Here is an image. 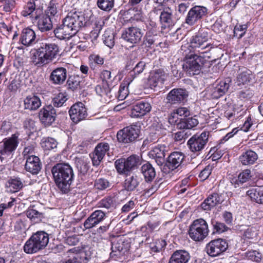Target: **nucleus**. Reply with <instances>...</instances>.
<instances>
[{"label":"nucleus","mask_w":263,"mask_h":263,"mask_svg":"<svg viewBox=\"0 0 263 263\" xmlns=\"http://www.w3.org/2000/svg\"><path fill=\"white\" fill-rule=\"evenodd\" d=\"M88 21V17L85 16L83 12L72 10L63 20L62 25L54 30L55 35L61 40L69 39L74 35Z\"/></svg>","instance_id":"1"},{"label":"nucleus","mask_w":263,"mask_h":263,"mask_svg":"<svg viewBox=\"0 0 263 263\" xmlns=\"http://www.w3.org/2000/svg\"><path fill=\"white\" fill-rule=\"evenodd\" d=\"M59 47L55 43H42L40 46L31 50L30 59L37 67L47 65L59 54Z\"/></svg>","instance_id":"2"},{"label":"nucleus","mask_w":263,"mask_h":263,"mask_svg":"<svg viewBox=\"0 0 263 263\" xmlns=\"http://www.w3.org/2000/svg\"><path fill=\"white\" fill-rule=\"evenodd\" d=\"M51 173L58 189L64 194L67 193L74 178L72 167L68 163H59L52 167Z\"/></svg>","instance_id":"3"},{"label":"nucleus","mask_w":263,"mask_h":263,"mask_svg":"<svg viewBox=\"0 0 263 263\" xmlns=\"http://www.w3.org/2000/svg\"><path fill=\"white\" fill-rule=\"evenodd\" d=\"M209 40L208 32L204 29H200L195 35L192 36L190 44H186L181 46V50L184 53L189 49L191 52L205 55V54L213 48L212 44L208 42Z\"/></svg>","instance_id":"4"},{"label":"nucleus","mask_w":263,"mask_h":263,"mask_svg":"<svg viewBox=\"0 0 263 263\" xmlns=\"http://www.w3.org/2000/svg\"><path fill=\"white\" fill-rule=\"evenodd\" d=\"M49 242V235L44 231H37L26 242L24 251L28 254H33L43 249Z\"/></svg>","instance_id":"5"},{"label":"nucleus","mask_w":263,"mask_h":263,"mask_svg":"<svg viewBox=\"0 0 263 263\" xmlns=\"http://www.w3.org/2000/svg\"><path fill=\"white\" fill-rule=\"evenodd\" d=\"M185 54V60L182 65L184 70L190 76L199 74L206 56L193 52L189 55Z\"/></svg>","instance_id":"6"},{"label":"nucleus","mask_w":263,"mask_h":263,"mask_svg":"<svg viewBox=\"0 0 263 263\" xmlns=\"http://www.w3.org/2000/svg\"><path fill=\"white\" fill-rule=\"evenodd\" d=\"M209 232L206 221L202 218H199L194 220L190 226L188 234L192 240L200 241L206 237Z\"/></svg>","instance_id":"7"},{"label":"nucleus","mask_w":263,"mask_h":263,"mask_svg":"<svg viewBox=\"0 0 263 263\" xmlns=\"http://www.w3.org/2000/svg\"><path fill=\"white\" fill-rule=\"evenodd\" d=\"M209 133L203 132L200 135L193 136L187 141L189 148L194 155L198 156L205 147L209 139Z\"/></svg>","instance_id":"8"},{"label":"nucleus","mask_w":263,"mask_h":263,"mask_svg":"<svg viewBox=\"0 0 263 263\" xmlns=\"http://www.w3.org/2000/svg\"><path fill=\"white\" fill-rule=\"evenodd\" d=\"M71 254L69 258L63 263H87L91 258L92 253L90 248L85 247L80 249L74 247L68 251Z\"/></svg>","instance_id":"9"},{"label":"nucleus","mask_w":263,"mask_h":263,"mask_svg":"<svg viewBox=\"0 0 263 263\" xmlns=\"http://www.w3.org/2000/svg\"><path fill=\"white\" fill-rule=\"evenodd\" d=\"M139 163V157L132 155L127 159L121 158L115 161L117 172L120 174H126L136 167Z\"/></svg>","instance_id":"10"},{"label":"nucleus","mask_w":263,"mask_h":263,"mask_svg":"<svg viewBox=\"0 0 263 263\" xmlns=\"http://www.w3.org/2000/svg\"><path fill=\"white\" fill-rule=\"evenodd\" d=\"M140 131V126L137 125L133 124L127 126L118 132L117 139L120 142H132L139 137Z\"/></svg>","instance_id":"11"},{"label":"nucleus","mask_w":263,"mask_h":263,"mask_svg":"<svg viewBox=\"0 0 263 263\" xmlns=\"http://www.w3.org/2000/svg\"><path fill=\"white\" fill-rule=\"evenodd\" d=\"M208 13L205 7L195 6L188 12L185 17V23L190 26H193L199 22Z\"/></svg>","instance_id":"12"},{"label":"nucleus","mask_w":263,"mask_h":263,"mask_svg":"<svg viewBox=\"0 0 263 263\" xmlns=\"http://www.w3.org/2000/svg\"><path fill=\"white\" fill-rule=\"evenodd\" d=\"M69 114L71 120L74 123L85 120L88 116L85 105L81 102L73 104L69 110Z\"/></svg>","instance_id":"13"},{"label":"nucleus","mask_w":263,"mask_h":263,"mask_svg":"<svg viewBox=\"0 0 263 263\" xmlns=\"http://www.w3.org/2000/svg\"><path fill=\"white\" fill-rule=\"evenodd\" d=\"M143 35L141 29L137 27H129L125 29L122 33L121 37L125 42L132 45L139 43Z\"/></svg>","instance_id":"14"},{"label":"nucleus","mask_w":263,"mask_h":263,"mask_svg":"<svg viewBox=\"0 0 263 263\" xmlns=\"http://www.w3.org/2000/svg\"><path fill=\"white\" fill-rule=\"evenodd\" d=\"M227 242L222 239L212 240L206 246L207 253L211 256L215 257L224 252L228 248Z\"/></svg>","instance_id":"15"},{"label":"nucleus","mask_w":263,"mask_h":263,"mask_svg":"<svg viewBox=\"0 0 263 263\" xmlns=\"http://www.w3.org/2000/svg\"><path fill=\"white\" fill-rule=\"evenodd\" d=\"M56 110L52 105L44 106L39 113V119L45 126L51 125L55 121L57 113Z\"/></svg>","instance_id":"16"},{"label":"nucleus","mask_w":263,"mask_h":263,"mask_svg":"<svg viewBox=\"0 0 263 263\" xmlns=\"http://www.w3.org/2000/svg\"><path fill=\"white\" fill-rule=\"evenodd\" d=\"M185 156L182 152H174L168 156L164 163L163 171L169 172L178 167L184 160Z\"/></svg>","instance_id":"17"},{"label":"nucleus","mask_w":263,"mask_h":263,"mask_svg":"<svg viewBox=\"0 0 263 263\" xmlns=\"http://www.w3.org/2000/svg\"><path fill=\"white\" fill-rule=\"evenodd\" d=\"M109 144L106 142H102L97 144L93 152L90 154L93 165L98 166L100 164L109 150Z\"/></svg>","instance_id":"18"},{"label":"nucleus","mask_w":263,"mask_h":263,"mask_svg":"<svg viewBox=\"0 0 263 263\" xmlns=\"http://www.w3.org/2000/svg\"><path fill=\"white\" fill-rule=\"evenodd\" d=\"M18 144V137L15 134L3 139L0 143V154L3 155H9L15 150Z\"/></svg>","instance_id":"19"},{"label":"nucleus","mask_w":263,"mask_h":263,"mask_svg":"<svg viewBox=\"0 0 263 263\" xmlns=\"http://www.w3.org/2000/svg\"><path fill=\"white\" fill-rule=\"evenodd\" d=\"M167 151V147L165 145H158L150 151L148 155L155 160L158 165L162 166L165 162L164 158Z\"/></svg>","instance_id":"20"},{"label":"nucleus","mask_w":263,"mask_h":263,"mask_svg":"<svg viewBox=\"0 0 263 263\" xmlns=\"http://www.w3.org/2000/svg\"><path fill=\"white\" fill-rule=\"evenodd\" d=\"M106 217L105 212L99 210H96L85 220L84 227L86 229L92 228L103 221Z\"/></svg>","instance_id":"21"},{"label":"nucleus","mask_w":263,"mask_h":263,"mask_svg":"<svg viewBox=\"0 0 263 263\" xmlns=\"http://www.w3.org/2000/svg\"><path fill=\"white\" fill-rule=\"evenodd\" d=\"M19 42L27 47L35 45L37 42L35 31L28 27L23 29L20 34Z\"/></svg>","instance_id":"22"},{"label":"nucleus","mask_w":263,"mask_h":263,"mask_svg":"<svg viewBox=\"0 0 263 263\" xmlns=\"http://www.w3.org/2000/svg\"><path fill=\"white\" fill-rule=\"evenodd\" d=\"M42 168V163L39 158L33 155L26 158L25 170L32 175H37Z\"/></svg>","instance_id":"23"},{"label":"nucleus","mask_w":263,"mask_h":263,"mask_svg":"<svg viewBox=\"0 0 263 263\" xmlns=\"http://www.w3.org/2000/svg\"><path fill=\"white\" fill-rule=\"evenodd\" d=\"M67 70L63 67L55 68L50 73L49 81L55 85H61L64 83L67 79Z\"/></svg>","instance_id":"24"},{"label":"nucleus","mask_w":263,"mask_h":263,"mask_svg":"<svg viewBox=\"0 0 263 263\" xmlns=\"http://www.w3.org/2000/svg\"><path fill=\"white\" fill-rule=\"evenodd\" d=\"M188 96L186 90L181 88L173 89L167 96L168 102L172 104L183 102Z\"/></svg>","instance_id":"25"},{"label":"nucleus","mask_w":263,"mask_h":263,"mask_svg":"<svg viewBox=\"0 0 263 263\" xmlns=\"http://www.w3.org/2000/svg\"><path fill=\"white\" fill-rule=\"evenodd\" d=\"M168 77V74L163 69H159L151 73L148 83L151 87L160 86Z\"/></svg>","instance_id":"26"},{"label":"nucleus","mask_w":263,"mask_h":263,"mask_svg":"<svg viewBox=\"0 0 263 263\" xmlns=\"http://www.w3.org/2000/svg\"><path fill=\"white\" fill-rule=\"evenodd\" d=\"M151 109L149 103L141 101L133 106L130 116L132 118H141L149 112Z\"/></svg>","instance_id":"27"},{"label":"nucleus","mask_w":263,"mask_h":263,"mask_svg":"<svg viewBox=\"0 0 263 263\" xmlns=\"http://www.w3.org/2000/svg\"><path fill=\"white\" fill-rule=\"evenodd\" d=\"M124 18L130 23L142 21L144 18L142 10L138 7L131 8L123 12Z\"/></svg>","instance_id":"28"},{"label":"nucleus","mask_w":263,"mask_h":263,"mask_svg":"<svg viewBox=\"0 0 263 263\" xmlns=\"http://www.w3.org/2000/svg\"><path fill=\"white\" fill-rule=\"evenodd\" d=\"M253 78L250 70L245 67H239L237 71V85L241 86L248 84Z\"/></svg>","instance_id":"29"},{"label":"nucleus","mask_w":263,"mask_h":263,"mask_svg":"<svg viewBox=\"0 0 263 263\" xmlns=\"http://www.w3.org/2000/svg\"><path fill=\"white\" fill-rule=\"evenodd\" d=\"M159 35L155 28H152L146 33L144 37L143 44L147 48H154L155 45L157 46L160 43H158Z\"/></svg>","instance_id":"30"},{"label":"nucleus","mask_w":263,"mask_h":263,"mask_svg":"<svg viewBox=\"0 0 263 263\" xmlns=\"http://www.w3.org/2000/svg\"><path fill=\"white\" fill-rule=\"evenodd\" d=\"M41 106V99L36 96H28L24 100V107L25 109H27L30 111H35Z\"/></svg>","instance_id":"31"},{"label":"nucleus","mask_w":263,"mask_h":263,"mask_svg":"<svg viewBox=\"0 0 263 263\" xmlns=\"http://www.w3.org/2000/svg\"><path fill=\"white\" fill-rule=\"evenodd\" d=\"M190 259L188 252L179 250L175 251L171 255L168 263H187Z\"/></svg>","instance_id":"32"},{"label":"nucleus","mask_w":263,"mask_h":263,"mask_svg":"<svg viewBox=\"0 0 263 263\" xmlns=\"http://www.w3.org/2000/svg\"><path fill=\"white\" fill-rule=\"evenodd\" d=\"M160 22L165 27L172 26L174 24L173 10L169 7H165L160 12Z\"/></svg>","instance_id":"33"},{"label":"nucleus","mask_w":263,"mask_h":263,"mask_svg":"<svg viewBox=\"0 0 263 263\" xmlns=\"http://www.w3.org/2000/svg\"><path fill=\"white\" fill-rule=\"evenodd\" d=\"M257 154L252 150L243 152L239 157L240 162L244 165H252L257 160Z\"/></svg>","instance_id":"34"},{"label":"nucleus","mask_w":263,"mask_h":263,"mask_svg":"<svg viewBox=\"0 0 263 263\" xmlns=\"http://www.w3.org/2000/svg\"><path fill=\"white\" fill-rule=\"evenodd\" d=\"M221 202L220 196L216 193L210 195L201 204L204 210H210Z\"/></svg>","instance_id":"35"},{"label":"nucleus","mask_w":263,"mask_h":263,"mask_svg":"<svg viewBox=\"0 0 263 263\" xmlns=\"http://www.w3.org/2000/svg\"><path fill=\"white\" fill-rule=\"evenodd\" d=\"M141 181V178L137 175L127 176L124 181V188L127 191H133L138 186Z\"/></svg>","instance_id":"36"},{"label":"nucleus","mask_w":263,"mask_h":263,"mask_svg":"<svg viewBox=\"0 0 263 263\" xmlns=\"http://www.w3.org/2000/svg\"><path fill=\"white\" fill-rule=\"evenodd\" d=\"M62 6V0H51L46 11L45 15L50 17L58 16Z\"/></svg>","instance_id":"37"},{"label":"nucleus","mask_w":263,"mask_h":263,"mask_svg":"<svg viewBox=\"0 0 263 263\" xmlns=\"http://www.w3.org/2000/svg\"><path fill=\"white\" fill-rule=\"evenodd\" d=\"M140 171L146 182L152 181L156 176L155 168L148 162L143 164Z\"/></svg>","instance_id":"38"},{"label":"nucleus","mask_w":263,"mask_h":263,"mask_svg":"<svg viewBox=\"0 0 263 263\" xmlns=\"http://www.w3.org/2000/svg\"><path fill=\"white\" fill-rule=\"evenodd\" d=\"M247 196L251 201L258 204H263V190L257 187H252L246 192Z\"/></svg>","instance_id":"39"},{"label":"nucleus","mask_w":263,"mask_h":263,"mask_svg":"<svg viewBox=\"0 0 263 263\" xmlns=\"http://www.w3.org/2000/svg\"><path fill=\"white\" fill-rule=\"evenodd\" d=\"M37 27L42 32L50 30L52 28L51 17L45 14L41 15L39 18Z\"/></svg>","instance_id":"40"},{"label":"nucleus","mask_w":263,"mask_h":263,"mask_svg":"<svg viewBox=\"0 0 263 263\" xmlns=\"http://www.w3.org/2000/svg\"><path fill=\"white\" fill-rule=\"evenodd\" d=\"M23 186V182L20 178L10 179L6 183V187L7 191L11 193L18 192Z\"/></svg>","instance_id":"41"},{"label":"nucleus","mask_w":263,"mask_h":263,"mask_svg":"<svg viewBox=\"0 0 263 263\" xmlns=\"http://www.w3.org/2000/svg\"><path fill=\"white\" fill-rule=\"evenodd\" d=\"M199 121L196 116L181 119L177 124V127L180 129H192L196 126Z\"/></svg>","instance_id":"42"},{"label":"nucleus","mask_w":263,"mask_h":263,"mask_svg":"<svg viewBox=\"0 0 263 263\" xmlns=\"http://www.w3.org/2000/svg\"><path fill=\"white\" fill-rule=\"evenodd\" d=\"M114 36V33L110 29L106 30L103 35L102 40L104 43L110 48H112L115 45Z\"/></svg>","instance_id":"43"},{"label":"nucleus","mask_w":263,"mask_h":263,"mask_svg":"<svg viewBox=\"0 0 263 263\" xmlns=\"http://www.w3.org/2000/svg\"><path fill=\"white\" fill-rule=\"evenodd\" d=\"M81 78L78 75H71L69 76L66 82L68 89L74 90L78 88L81 82Z\"/></svg>","instance_id":"44"},{"label":"nucleus","mask_w":263,"mask_h":263,"mask_svg":"<svg viewBox=\"0 0 263 263\" xmlns=\"http://www.w3.org/2000/svg\"><path fill=\"white\" fill-rule=\"evenodd\" d=\"M112 89H110L109 87L108 84L107 83H102L101 84L98 85L96 87V93L101 97H111L110 94Z\"/></svg>","instance_id":"45"},{"label":"nucleus","mask_w":263,"mask_h":263,"mask_svg":"<svg viewBox=\"0 0 263 263\" xmlns=\"http://www.w3.org/2000/svg\"><path fill=\"white\" fill-rule=\"evenodd\" d=\"M252 175L251 174V171L249 169H246L242 171L239 173L237 179L235 181V184L239 185V184H242L243 183L247 182L251 179Z\"/></svg>","instance_id":"46"},{"label":"nucleus","mask_w":263,"mask_h":263,"mask_svg":"<svg viewBox=\"0 0 263 263\" xmlns=\"http://www.w3.org/2000/svg\"><path fill=\"white\" fill-rule=\"evenodd\" d=\"M99 205V207L104 208L111 211L116 208V201L112 197H107L100 201Z\"/></svg>","instance_id":"47"},{"label":"nucleus","mask_w":263,"mask_h":263,"mask_svg":"<svg viewBox=\"0 0 263 263\" xmlns=\"http://www.w3.org/2000/svg\"><path fill=\"white\" fill-rule=\"evenodd\" d=\"M67 99V95L65 92H60L52 99L53 106L57 107H61Z\"/></svg>","instance_id":"48"},{"label":"nucleus","mask_w":263,"mask_h":263,"mask_svg":"<svg viewBox=\"0 0 263 263\" xmlns=\"http://www.w3.org/2000/svg\"><path fill=\"white\" fill-rule=\"evenodd\" d=\"M97 5L100 9L109 11L114 7V0H98Z\"/></svg>","instance_id":"49"},{"label":"nucleus","mask_w":263,"mask_h":263,"mask_svg":"<svg viewBox=\"0 0 263 263\" xmlns=\"http://www.w3.org/2000/svg\"><path fill=\"white\" fill-rule=\"evenodd\" d=\"M211 223L213 228V233H221L226 231L228 229L224 223L218 222L214 219H211Z\"/></svg>","instance_id":"50"},{"label":"nucleus","mask_w":263,"mask_h":263,"mask_svg":"<svg viewBox=\"0 0 263 263\" xmlns=\"http://www.w3.org/2000/svg\"><path fill=\"white\" fill-rule=\"evenodd\" d=\"M57 141L52 138L48 137L42 143V146L45 150H51L57 147Z\"/></svg>","instance_id":"51"},{"label":"nucleus","mask_w":263,"mask_h":263,"mask_svg":"<svg viewBox=\"0 0 263 263\" xmlns=\"http://www.w3.org/2000/svg\"><path fill=\"white\" fill-rule=\"evenodd\" d=\"M111 183L107 180L104 178H100L96 180L95 186L99 190H104L110 187Z\"/></svg>","instance_id":"52"},{"label":"nucleus","mask_w":263,"mask_h":263,"mask_svg":"<svg viewBox=\"0 0 263 263\" xmlns=\"http://www.w3.org/2000/svg\"><path fill=\"white\" fill-rule=\"evenodd\" d=\"M231 82V78L230 77H227L223 80H220L218 82H216V83L219 87V89L223 90V92L226 93L228 91Z\"/></svg>","instance_id":"53"},{"label":"nucleus","mask_w":263,"mask_h":263,"mask_svg":"<svg viewBox=\"0 0 263 263\" xmlns=\"http://www.w3.org/2000/svg\"><path fill=\"white\" fill-rule=\"evenodd\" d=\"M26 215L28 218L33 221H35L36 219V221L40 220L42 217V213L33 209H29L27 210Z\"/></svg>","instance_id":"54"},{"label":"nucleus","mask_w":263,"mask_h":263,"mask_svg":"<svg viewBox=\"0 0 263 263\" xmlns=\"http://www.w3.org/2000/svg\"><path fill=\"white\" fill-rule=\"evenodd\" d=\"M166 245V242L164 239H158L155 243L152 246L151 249L154 252H158L164 249Z\"/></svg>","instance_id":"55"},{"label":"nucleus","mask_w":263,"mask_h":263,"mask_svg":"<svg viewBox=\"0 0 263 263\" xmlns=\"http://www.w3.org/2000/svg\"><path fill=\"white\" fill-rule=\"evenodd\" d=\"M247 27V25L245 24L236 25L234 29V36L238 38L242 37L245 34Z\"/></svg>","instance_id":"56"},{"label":"nucleus","mask_w":263,"mask_h":263,"mask_svg":"<svg viewBox=\"0 0 263 263\" xmlns=\"http://www.w3.org/2000/svg\"><path fill=\"white\" fill-rule=\"evenodd\" d=\"M146 66V63L144 61H140L138 62L135 67L133 68V70L130 72V76L133 77L134 74H139L142 73Z\"/></svg>","instance_id":"57"},{"label":"nucleus","mask_w":263,"mask_h":263,"mask_svg":"<svg viewBox=\"0 0 263 263\" xmlns=\"http://www.w3.org/2000/svg\"><path fill=\"white\" fill-rule=\"evenodd\" d=\"M14 230L18 235H20L23 237L25 236L24 234H25L26 228L24 222L22 220H19L16 221L14 225Z\"/></svg>","instance_id":"58"},{"label":"nucleus","mask_w":263,"mask_h":263,"mask_svg":"<svg viewBox=\"0 0 263 263\" xmlns=\"http://www.w3.org/2000/svg\"><path fill=\"white\" fill-rule=\"evenodd\" d=\"M223 90L219 89L216 83L214 84L211 89V96L214 99H218L225 94Z\"/></svg>","instance_id":"59"},{"label":"nucleus","mask_w":263,"mask_h":263,"mask_svg":"<svg viewBox=\"0 0 263 263\" xmlns=\"http://www.w3.org/2000/svg\"><path fill=\"white\" fill-rule=\"evenodd\" d=\"M100 78L102 80V83H107L111 82L112 80V73L110 71L107 70H103L100 74Z\"/></svg>","instance_id":"60"},{"label":"nucleus","mask_w":263,"mask_h":263,"mask_svg":"<svg viewBox=\"0 0 263 263\" xmlns=\"http://www.w3.org/2000/svg\"><path fill=\"white\" fill-rule=\"evenodd\" d=\"M89 60L92 62L90 63V66L91 67L94 62L95 64L98 65H102L104 62V59L103 57L100 56L99 54H91L89 57Z\"/></svg>","instance_id":"61"},{"label":"nucleus","mask_w":263,"mask_h":263,"mask_svg":"<svg viewBox=\"0 0 263 263\" xmlns=\"http://www.w3.org/2000/svg\"><path fill=\"white\" fill-rule=\"evenodd\" d=\"M35 10V5L32 3H28L24 8L21 13L22 15L27 16L31 14Z\"/></svg>","instance_id":"62"},{"label":"nucleus","mask_w":263,"mask_h":263,"mask_svg":"<svg viewBox=\"0 0 263 263\" xmlns=\"http://www.w3.org/2000/svg\"><path fill=\"white\" fill-rule=\"evenodd\" d=\"M212 166H206L199 174V177L201 180H204L207 179L212 172Z\"/></svg>","instance_id":"63"},{"label":"nucleus","mask_w":263,"mask_h":263,"mask_svg":"<svg viewBox=\"0 0 263 263\" xmlns=\"http://www.w3.org/2000/svg\"><path fill=\"white\" fill-rule=\"evenodd\" d=\"M249 258L254 261L260 262L261 261V255L256 251L250 252L248 254Z\"/></svg>","instance_id":"64"}]
</instances>
